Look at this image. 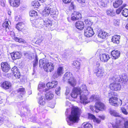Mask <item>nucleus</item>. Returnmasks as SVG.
I'll return each instance as SVG.
<instances>
[{"label": "nucleus", "mask_w": 128, "mask_h": 128, "mask_svg": "<svg viewBox=\"0 0 128 128\" xmlns=\"http://www.w3.org/2000/svg\"><path fill=\"white\" fill-rule=\"evenodd\" d=\"M120 36L119 35H114L112 37V42L114 43L118 44L119 43V39Z\"/></svg>", "instance_id": "cd10ccee"}, {"label": "nucleus", "mask_w": 128, "mask_h": 128, "mask_svg": "<svg viewBox=\"0 0 128 128\" xmlns=\"http://www.w3.org/2000/svg\"><path fill=\"white\" fill-rule=\"evenodd\" d=\"M95 108L96 109L100 110H104L106 108L105 105L99 100L96 102Z\"/></svg>", "instance_id": "f8f14e48"}, {"label": "nucleus", "mask_w": 128, "mask_h": 128, "mask_svg": "<svg viewBox=\"0 0 128 128\" xmlns=\"http://www.w3.org/2000/svg\"><path fill=\"white\" fill-rule=\"evenodd\" d=\"M45 85L44 84H39L38 87V89L39 91H41V90H43L42 88L45 87Z\"/></svg>", "instance_id": "49530a36"}, {"label": "nucleus", "mask_w": 128, "mask_h": 128, "mask_svg": "<svg viewBox=\"0 0 128 128\" xmlns=\"http://www.w3.org/2000/svg\"><path fill=\"white\" fill-rule=\"evenodd\" d=\"M78 88L80 89L79 92L80 94H88L89 92L85 85H82L80 88Z\"/></svg>", "instance_id": "412c9836"}, {"label": "nucleus", "mask_w": 128, "mask_h": 128, "mask_svg": "<svg viewBox=\"0 0 128 128\" xmlns=\"http://www.w3.org/2000/svg\"><path fill=\"white\" fill-rule=\"evenodd\" d=\"M72 14L74 16H72L71 17V20H78L81 18V14L78 12H74Z\"/></svg>", "instance_id": "f3484780"}, {"label": "nucleus", "mask_w": 128, "mask_h": 128, "mask_svg": "<svg viewBox=\"0 0 128 128\" xmlns=\"http://www.w3.org/2000/svg\"><path fill=\"white\" fill-rule=\"evenodd\" d=\"M122 15L125 17H127L128 16V9H124L122 13Z\"/></svg>", "instance_id": "a18cd8bd"}, {"label": "nucleus", "mask_w": 128, "mask_h": 128, "mask_svg": "<svg viewBox=\"0 0 128 128\" xmlns=\"http://www.w3.org/2000/svg\"><path fill=\"white\" fill-rule=\"evenodd\" d=\"M89 100L90 102L93 101H98L100 100L99 96L94 94L92 95L89 98Z\"/></svg>", "instance_id": "a878e982"}, {"label": "nucleus", "mask_w": 128, "mask_h": 128, "mask_svg": "<svg viewBox=\"0 0 128 128\" xmlns=\"http://www.w3.org/2000/svg\"><path fill=\"white\" fill-rule=\"evenodd\" d=\"M42 94L41 92L38 94V95L40 96L39 97V98L38 100V102L39 104L41 106L44 105L46 104L45 100L44 98V97L42 96Z\"/></svg>", "instance_id": "4be33fe9"}, {"label": "nucleus", "mask_w": 128, "mask_h": 128, "mask_svg": "<svg viewBox=\"0 0 128 128\" xmlns=\"http://www.w3.org/2000/svg\"><path fill=\"white\" fill-rule=\"evenodd\" d=\"M79 3L81 4L84 3L86 2V0H76Z\"/></svg>", "instance_id": "e2e57ef3"}, {"label": "nucleus", "mask_w": 128, "mask_h": 128, "mask_svg": "<svg viewBox=\"0 0 128 128\" xmlns=\"http://www.w3.org/2000/svg\"><path fill=\"white\" fill-rule=\"evenodd\" d=\"M88 94H80V102L84 104H86L90 102L87 96Z\"/></svg>", "instance_id": "6e6552de"}, {"label": "nucleus", "mask_w": 128, "mask_h": 128, "mask_svg": "<svg viewBox=\"0 0 128 128\" xmlns=\"http://www.w3.org/2000/svg\"><path fill=\"white\" fill-rule=\"evenodd\" d=\"M58 84V82L56 81H53L50 82L46 84V86L48 88H51L56 87Z\"/></svg>", "instance_id": "bb28decb"}, {"label": "nucleus", "mask_w": 128, "mask_h": 128, "mask_svg": "<svg viewBox=\"0 0 128 128\" xmlns=\"http://www.w3.org/2000/svg\"><path fill=\"white\" fill-rule=\"evenodd\" d=\"M39 64L40 67L43 66L45 71L48 72H51L54 69V66L50 62H49L47 59H40V60Z\"/></svg>", "instance_id": "f03ea898"}, {"label": "nucleus", "mask_w": 128, "mask_h": 128, "mask_svg": "<svg viewBox=\"0 0 128 128\" xmlns=\"http://www.w3.org/2000/svg\"><path fill=\"white\" fill-rule=\"evenodd\" d=\"M94 73L98 77L101 78L104 76V73L103 70L100 68H96L94 70Z\"/></svg>", "instance_id": "dca6fc26"}, {"label": "nucleus", "mask_w": 128, "mask_h": 128, "mask_svg": "<svg viewBox=\"0 0 128 128\" xmlns=\"http://www.w3.org/2000/svg\"><path fill=\"white\" fill-rule=\"evenodd\" d=\"M54 94L52 92H48L47 93L46 95V99L50 100L52 99L53 98Z\"/></svg>", "instance_id": "2f4dec72"}, {"label": "nucleus", "mask_w": 128, "mask_h": 128, "mask_svg": "<svg viewBox=\"0 0 128 128\" xmlns=\"http://www.w3.org/2000/svg\"><path fill=\"white\" fill-rule=\"evenodd\" d=\"M116 94L115 92H111L108 94V96L110 97V96H112L113 97V96H115L116 95Z\"/></svg>", "instance_id": "603ef678"}, {"label": "nucleus", "mask_w": 128, "mask_h": 128, "mask_svg": "<svg viewBox=\"0 0 128 128\" xmlns=\"http://www.w3.org/2000/svg\"><path fill=\"white\" fill-rule=\"evenodd\" d=\"M13 39L16 41L18 42H23L24 43L26 42V41L23 39L18 38L16 37H14Z\"/></svg>", "instance_id": "ea45409f"}, {"label": "nucleus", "mask_w": 128, "mask_h": 128, "mask_svg": "<svg viewBox=\"0 0 128 128\" xmlns=\"http://www.w3.org/2000/svg\"><path fill=\"white\" fill-rule=\"evenodd\" d=\"M4 123H6L8 121V118L6 116L5 119H3Z\"/></svg>", "instance_id": "69168bd1"}, {"label": "nucleus", "mask_w": 128, "mask_h": 128, "mask_svg": "<svg viewBox=\"0 0 128 128\" xmlns=\"http://www.w3.org/2000/svg\"><path fill=\"white\" fill-rule=\"evenodd\" d=\"M71 0H62L63 2L66 4L70 3Z\"/></svg>", "instance_id": "680f3d73"}, {"label": "nucleus", "mask_w": 128, "mask_h": 128, "mask_svg": "<svg viewBox=\"0 0 128 128\" xmlns=\"http://www.w3.org/2000/svg\"><path fill=\"white\" fill-rule=\"evenodd\" d=\"M5 118L6 116H4L2 117H0V123H4L3 119H5Z\"/></svg>", "instance_id": "bf43d9fd"}, {"label": "nucleus", "mask_w": 128, "mask_h": 128, "mask_svg": "<svg viewBox=\"0 0 128 128\" xmlns=\"http://www.w3.org/2000/svg\"><path fill=\"white\" fill-rule=\"evenodd\" d=\"M32 4L34 8H38L40 5V2L36 0L33 1Z\"/></svg>", "instance_id": "4c0bfd02"}, {"label": "nucleus", "mask_w": 128, "mask_h": 128, "mask_svg": "<svg viewBox=\"0 0 128 128\" xmlns=\"http://www.w3.org/2000/svg\"><path fill=\"white\" fill-rule=\"evenodd\" d=\"M100 5V6L102 7L105 6H106V4L103 1H101L99 3Z\"/></svg>", "instance_id": "4d7b16f0"}, {"label": "nucleus", "mask_w": 128, "mask_h": 128, "mask_svg": "<svg viewBox=\"0 0 128 128\" xmlns=\"http://www.w3.org/2000/svg\"><path fill=\"white\" fill-rule=\"evenodd\" d=\"M111 82L112 83L110 84V88L111 90L116 91L120 90L121 86L120 83V82L115 80V81Z\"/></svg>", "instance_id": "423d86ee"}, {"label": "nucleus", "mask_w": 128, "mask_h": 128, "mask_svg": "<svg viewBox=\"0 0 128 128\" xmlns=\"http://www.w3.org/2000/svg\"><path fill=\"white\" fill-rule=\"evenodd\" d=\"M80 90V89L78 87L74 88L71 94L72 97L74 98H76L79 94L80 95V93L79 92Z\"/></svg>", "instance_id": "2eb2a0df"}, {"label": "nucleus", "mask_w": 128, "mask_h": 128, "mask_svg": "<svg viewBox=\"0 0 128 128\" xmlns=\"http://www.w3.org/2000/svg\"><path fill=\"white\" fill-rule=\"evenodd\" d=\"M44 26H45L46 27L50 26H52V24L50 21L49 20H44Z\"/></svg>", "instance_id": "58836bf2"}, {"label": "nucleus", "mask_w": 128, "mask_h": 128, "mask_svg": "<svg viewBox=\"0 0 128 128\" xmlns=\"http://www.w3.org/2000/svg\"><path fill=\"white\" fill-rule=\"evenodd\" d=\"M121 110L122 112L124 114L127 115L128 114V113L127 112L126 109L124 108H121Z\"/></svg>", "instance_id": "8fccbe9b"}, {"label": "nucleus", "mask_w": 128, "mask_h": 128, "mask_svg": "<svg viewBox=\"0 0 128 128\" xmlns=\"http://www.w3.org/2000/svg\"><path fill=\"white\" fill-rule=\"evenodd\" d=\"M0 4L2 6L4 7L5 6L4 0H0Z\"/></svg>", "instance_id": "6e6d98bb"}, {"label": "nucleus", "mask_w": 128, "mask_h": 128, "mask_svg": "<svg viewBox=\"0 0 128 128\" xmlns=\"http://www.w3.org/2000/svg\"><path fill=\"white\" fill-rule=\"evenodd\" d=\"M12 72H13L14 76L16 78H19L20 77V73L17 68L14 66L12 69Z\"/></svg>", "instance_id": "aec40b11"}, {"label": "nucleus", "mask_w": 128, "mask_h": 128, "mask_svg": "<svg viewBox=\"0 0 128 128\" xmlns=\"http://www.w3.org/2000/svg\"><path fill=\"white\" fill-rule=\"evenodd\" d=\"M80 114V111L76 106H74L72 110L71 115L68 117V120H67L68 124L72 125L73 124L77 123L79 119V116Z\"/></svg>", "instance_id": "f257e3e1"}, {"label": "nucleus", "mask_w": 128, "mask_h": 128, "mask_svg": "<svg viewBox=\"0 0 128 128\" xmlns=\"http://www.w3.org/2000/svg\"><path fill=\"white\" fill-rule=\"evenodd\" d=\"M10 34L12 36H15L14 33V32H10Z\"/></svg>", "instance_id": "774afa93"}, {"label": "nucleus", "mask_w": 128, "mask_h": 128, "mask_svg": "<svg viewBox=\"0 0 128 128\" xmlns=\"http://www.w3.org/2000/svg\"><path fill=\"white\" fill-rule=\"evenodd\" d=\"M120 52L118 50H114L111 52V54L113 58L114 59L118 58L120 56Z\"/></svg>", "instance_id": "b1692460"}, {"label": "nucleus", "mask_w": 128, "mask_h": 128, "mask_svg": "<svg viewBox=\"0 0 128 128\" xmlns=\"http://www.w3.org/2000/svg\"><path fill=\"white\" fill-rule=\"evenodd\" d=\"M12 58L13 60L18 59L20 58L22 56L21 54L18 52H14L11 54Z\"/></svg>", "instance_id": "6ab92c4d"}, {"label": "nucleus", "mask_w": 128, "mask_h": 128, "mask_svg": "<svg viewBox=\"0 0 128 128\" xmlns=\"http://www.w3.org/2000/svg\"><path fill=\"white\" fill-rule=\"evenodd\" d=\"M110 104L116 106H121L122 104V101L120 99L118 100V98L115 97L110 98L109 100Z\"/></svg>", "instance_id": "39448f33"}, {"label": "nucleus", "mask_w": 128, "mask_h": 128, "mask_svg": "<svg viewBox=\"0 0 128 128\" xmlns=\"http://www.w3.org/2000/svg\"><path fill=\"white\" fill-rule=\"evenodd\" d=\"M124 127L125 128H128V121L124 122Z\"/></svg>", "instance_id": "052dcab7"}, {"label": "nucleus", "mask_w": 128, "mask_h": 128, "mask_svg": "<svg viewBox=\"0 0 128 128\" xmlns=\"http://www.w3.org/2000/svg\"><path fill=\"white\" fill-rule=\"evenodd\" d=\"M84 31V35L87 37L92 36L94 34L92 28L90 27H86Z\"/></svg>", "instance_id": "1a4fd4ad"}, {"label": "nucleus", "mask_w": 128, "mask_h": 128, "mask_svg": "<svg viewBox=\"0 0 128 128\" xmlns=\"http://www.w3.org/2000/svg\"><path fill=\"white\" fill-rule=\"evenodd\" d=\"M119 20H114V24L116 26H118L119 24Z\"/></svg>", "instance_id": "de8ad7c7"}, {"label": "nucleus", "mask_w": 128, "mask_h": 128, "mask_svg": "<svg viewBox=\"0 0 128 128\" xmlns=\"http://www.w3.org/2000/svg\"><path fill=\"white\" fill-rule=\"evenodd\" d=\"M24 89L23 88H20L18 90V92H20V95H18V97L20 98L22 97V96L25 93Z\"/></svg>", "instance_id": "72a5a7b5"}, {"label": "nucleus", "mask_w": 128, "mask_h": 128, "mask_svg": "<svg viewBox=\"0 0 128 128\" xmlns=\"http://www.w3.org/2000/svg\"><path fill=\"white\" fill-rule=\"evenodd\" d=\"M110 114L115 116H119V114L115 110H111L110 111Z\"/></svg>", "instance_id": "79ce46f5"}, {"label": "nucleus", "mask_w": 128, "mask_h": 128, "mask_svg": "<svg viewBox=\"0 0 128 128\" xmlns=\"http://www.w3.org/2000/svg\"><path fill=\"white\" fill-rule=\"evenodd\" d=\"M123 6H122L117 9L116 10V12L117 14H119L121 12L122 9H123Z\"/></svg>", "instance_id": "09e8293b"}, {"label": "nucleus", "mask_w": 128, "mask_h": 128, "mask_svg": "<svg viewBox=\"0 0 128 128\" xmlns=\"http://www.w3.org/2000/svg\"><path fill=\"white\" fill-rule=\"evenodd\" d=\"M84 24L82 22L78 21L76 24V27L78 29L80 30H82L84 28Z\"/></svg>", "instance_id": "393cba45"}, {"label": "nucleus", "mask_w": 128, "mask_h": 128, "mask_svg": "<svg viewBox=\"0 0 128 128\" xmlns=\"http://www.w3.org/2000/svg\"><path fill=\"white\" fill-rule=\"evenodd\" d=\"M84 128H92V126L90 124L88 123H84L82 124Z\"/></svg>", "instance_id": "37998d69"}, {"label": "nucleus", "mask_w": 128, "mask_h": 128, "mask_svg": "<svg viewBox=\"0 0 128 128\" xmlns=\"http://www.w3.org/2000/svg\"><path fill=\"white\" fill-rule=\"evenodd\" d=\"M122 2V0H116L114 2L113 6L114 8H117L120 6Z\"/></svg>", "instance_id": "c756f323"}, {"label": "nucleus", "mask_w": 128, "mask_h": 128, "mask_svg": "<svg viewBox=\"0 0 128 128\" xmlns=\"http://www.w3.org/2000/svg\"><path fill=\"white\" fill-rule=\"evenodd\" d=\"M84 22V25L85 26V28L90 27L92 24V22L90 20L88 19L86 20Z\"/></svg>", "instance_id": "f704fd0d"}, {"label": "nucleus", "mask_w": 128, "mask_h": 128, "mask_svg": "<svg viewBox=\"0 0 128 128\" xmlns=\"http://www.w3.org/2000/svg\"><path fill=\"white\" fill-rule=\"evenodd\" d=\"M50 8L48 6H46L42 12L43 14L45 16H48L50 14Z\"/></svg>", "instance_id": "c85d7f7f"}, {"label": "nucleus", "mask_w": 128, "mask_h": 128, "mask_svg": "<svg viewBox=\"0 0 128 128\" xmlns=\"http://www.w3.org/2000/svg\"><path fill=\"white\" fill-rule=\"evenodd\" d=\"M110 58V55L106 53L101 54L100 55V60L104 62H107Z\"/></svg>", "instance_id": "4468645a"}, {"label": "nucleus", "mask_w": 128, "mask_h": 128, "mask_svg": "<svg viewBox=\"0 0 128 128\" xmlns=\"http://www.w3.org/2000/svg\"><path fill=\"white\" fill-rule=\"evenodd\" d=\"M2 26L4 28H6V31H8V30L9 29L10 26L8 21L4 22L2 24Z\"/></svg>", "instance_id": "a19ab883"}, {"label": "nucleus", "mask_w": 128, "mask_h": 128, "mask_svg": "<svg viewBox=\"0 0 128 128\" xmlns=\"http://www.w3.org/2000/svg\"><path fill=\"white\" fill-rule=\"evenodd\" d=\"M36 60L35 62H34V63L33 64L34 67H35L38 64V59L37 58V57L36 56Z\"/></svg>", "instance_id": "5fc2aeb1"}, {"label": "nucleus", "mask_w": 128, "mask_h": 128, "mask_svg": "<svg viewBox=\"0 0 128 128\" xmlns=\"http://www.w3.org/2000/svg\"><path fill=\"white\" fill-rule=\"evenodd\" d=\"M1 67L2 71L5 72H8L10 69V65L6 62L2 63Z\"/></svg>", "instance_id": "ddd939ff"}, {"label": "nucleus", "mask_w": 128, "mask_h": 128, "mask_svg": "<svg viewBox=\"0 0 128 128\" xmlns=\"http://www.w3.org/2000/svg\"><path fill=\"white\" fill-rule=\"evenodd\" d=\"M108 36V34L105 32H101L98 34V36L102 38H104Z\"/></svg>", "instance_id": "473e14b6"}, {"label": "nucleus", "mask_w": 128, "mask_h": 128, "mask_svg": "<svg viewBox=\"0 0 128 128\" xmlns=\"http://www.w3.org/2000/svg\"><path fill=\"white\" fill-rule=\"evenodd\" d=\"M106 13L108 15L112 16H114L115 15L114 12L113 10H107Z\"/></svg>", "instance_id": "e433bc0d"}, {"label": "nucleus", "mask_w": 128, "mask_h": 128, "mask_svg": "<svg viewBox=\"0 0 128 128\" xmlns=\"http://www.w3.org/2000/svg\"><path fill=\"white\" fill-rule=\"evenodd\" d=\"M70 92V90L68 88H66V95H67L68 94V93H69Z\"/></svg>", "instance_id": "0e129e2a"}, {"label": "nucleus", "mask_w": 128, "mask_h": 128, "mask_svg": "<svg viewBox=\"0 0 128 128\" xmlns=\"http://www.w3.org/2000/svg\"><path fill=\"white\" fill-rule=\"evenodd\" d=\"M30 16L33 17H36L38 15V13L36 12L34 10H31L30 12Z\"/></svg>", "instance_id": "c03bdc74"}, {"label": "nucleus", "mask_w": 128, "mask_h": 128, "mask_svg": "<svg viewBox=\"0 0 128 128\" xmlns=\"http://www.w3.org/2000/svg\"><path fill=\"white\" fill-rule=\"evenodd\" d=\"M10 5L14 7H17L20 4V0H9Z\"/></svg>", "instance_id": "a211bd4d"}, {"label": "nucleus", "mask_w": 128, "mask_h": 128, "mask_svg": "<svg viewBox=\"0 0 128 128\" xmlns=\"http://www.w3.org/2000/svg\"><path fill=\"white\" fill-rule=\"evenodd\" d=\"M95 117L93 114H88V118L90 119H92L94 120Z\"/></svg>", "instance_id": "3c124183"}, {"label": "nucleus", "mask_w": 128, "mask_h": 128, "mask_svg": "<svg viewBox=\"0 0 128 128\" xmlns=\"http://www.w3.org/2000/svg\"><path fill=\"white\" fill-rule=\"evenodd\" d=\"M24 24L23 22H19L16 25V27L19 31H21L24 26Z\"/></svg>", "instance_id": "7c9ffc66"}, {"label": "nucleus", "mask_w": 128, "mask_h": 128, "mask_svg": "<svg viewBox=\"0 0 128 128\" xmlns=\"http://www.w3.org/2000/svg\"><path fill=\"white\" fill-rule=\"evenodd\" d=\"M108 125L109 128H122L123 126L121 122L120 121L113 122Z\"/></svg>", "instance_id": "9b49d317"}, {"label": "nucleus", "mask_w": 128, "mask_h": 128, "mask_svg": "<svg viewBox=\"0 0 128 128\" xmlns=\"http://www.w3.org/2000/svg\"><path fill=\"white\" fill-rule=\"evenodd\" d=\"M44 21L42 20H36L33 24V26H34L39 28H42L44 26Z\"/></svg>", "instance_id": "9d476101"}, {"label": "nucleus", "mask_w": 128, "mask_h": 128, "mask_svg": "<svg viewBox=\"0 0 128 128\" xmlns=\"http://www.w3.org/2000/svg\"><path fill=\"white\" fill-rule=\"evenodd\" d=\"M93 121L94 122H96L97 123H99L100 122V120H99L98 118H96V117L94 119Z\"/></svg>", "instance_id": "13d9d810"}, {"label": "nucleus", "mask_w": 128, "mask_h": 128, "mask_svg": "<svg viewBox=\"0 0 128 128\" xmlns=\"http://www.w3.org/2000/svg\"><path fill=\"white\" fill-rule=\"evenodd\" d=\"M1 86L3 88L6 90L9 89L11 87L12 84L10 82L6 81L4 82L2 84Z\"/></svg>", "instance_id": "5701e85b"}, {"label": "nucleus", "mask_w": 128, "mask_h": 128, "mask_svg": "<svg viewBox=\"0 0 128 128\" xmlns=\"http://www.w3.org/2000/svg\"><path fill=\"white\" fill-rule=\"evenodd\" d=\"M66 106H70L71 104L69 102L67 101L66 103Z\"/></svg>", "instance_id": "338daca9"}, {"label": "nucleus", "mask_w": 128, "mask_h": 128, "mask_svg": "<svg viewBox=\"0 0 128 128\" xmlns=\"http://www.w3.org/2000/svg\"><path fill=\"white\" fill-rule=\"evenodd\" d=\"M72 65L74 67L76 68L79 69L80 68V63L77 61H74L72 63Z\"/></svg>", "instance_id": "c9c22d12"}, {"label": "nucleus", "mask_w": 128, "mask_h": 128, "mask_svg": "<svg viewBox=\"0 0 128 128\" xmlns=\"http://www.w3.org/2000/svg\"><path fill=\"white\" fill-rule=\"evenodd\" d=\"M64 81L68 80V84L72 86H74L76 84V80L75 78L73 77L72 73L70 72H67L64 74L63 77Z\"/></svg>", "instance_id": "7ed1b4c3"}, {"label": "nucleus", "mask_w": 128, "mask_h": 128, "mask_svg": "<svg viewBox=\"0 0 128 128\" xmlns=\"http://www.w3.org/2000/svg\"><path fill=\"white\" fill-rule=\"evenodd\" d=\"M128 80V77L125 74H123L121 78L120 76L118 75H115L113 77L109 79V81L110 82H113L116 81L121 82L123 83L126 82Z\"/></svg>", "instance_id": "20e7f679"}, {"label": "nucleus", "mask_w": 128, "mask_h": 128, "mask_svg": "<svg viewBox=\"0 0 128 128\" xmlns=\"http://www.w3.org/2000/svg\"><path fill=\"white\" fill-rule=\"evenodd\" d=\"M60 87H58L56 90V94L58 95H59L60 93Z\"/></svg>", "instance_id": "864d4df0"}, {"label": "nucleus", "mask_w": 128, "mask_h": 128, "mask_svg": "<svg viewBox=\"0 0 128 128\" xmlns=\"http://www.w3.org/2000/svg\"><path fill=\"white\" fill-rule=\"evenodd\" d=\"M64 71V69L62 67L59 66L54 74L52 77L54 78H55L61 76L62 75Z\"/></svg>", "instance_id": "0eeeda50"}]
</instances>
